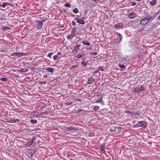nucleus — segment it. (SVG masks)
<instances>
[{"instance_id":"obj_1","label":"nucleus","mask_w":160,"mask_h":160,"mask_svg":"<svg viewBox=\"0 0 160 160\" xmlns=\"http://www.w3.org/2000/svg\"><path fill=\"white\" fill-rule=\"evenodd\" d=\"M123 128L120 127L112 128L110 129L109 132L112 134H117L120 133Z\"/></svg>"},{"instance_id":"obj_2","label":"nucleus","mask_w":160,"mask_h":160,"mask_svg":"<svg viewBox=\"0 0 160 160\" xmlns=\"http://www.w3.org/2000/svg\"><path fill=\"white\" fill-rule=\"evenodd\" d=\"M152 19V17L151 16L146 17L140 21V24L142 25H145L149 22L150 20Z\"/></svg>"},{"instance_id":"obj_3","label":"nucleus","mask_w":160,"mask_h":160,"mask_svg":"<svg viewBox=\"0 0 160 160\" xmlns=\"http://www.w3.org/2000/svg\"><path fill=\"white\" fill-rule=\"evenodd\" d=\"M147 125V122L145 121H139L138 123L134 125L133 126L135 128H139L142 126L146 127Z\"/></svg>"},{"instance_id":"obj_4","label":"nucleus","mask_w":160,"mask_h":160,"mask_svg":"<svg viewBox=\"0 0 160 160\" xmlns=\"http://www.w3.org/2000/svg\"><path fill=\"white\" fill-rule=\"evenodd\" d=\"M44 21V20L43 19L41 21L38 20L35 21L36 26L38 29H40L42 28L43 25V22Z\"/></svg>"},{"instance_id":"obj_5","label":"nucleus","mask_w":160,"mask_h":160,"mask_svg":"<svg viewBox=\"0 0 160 160\" xmlns=\"http://www.w3.org/2000/svg\"><path fill=\"white\" fill-rule=\"evenodd\" d=\"M144 90L145 89L144 87L143 86H141L140 87H138L134 88L133 90V92L135 93H140Z\"/></svg>"},{"instance_id":"obj_6","label":"nucleus","mask_w":160,"mask_h":160,"mask_svg":"<svg viewBox=\"0 0 160 160\" xmlns=\"http://www.w3.org/2000/svg\"><path fill=\"white\" fill-rule=\"evenodd\" d=\"M118 35L119 37H117L116 38H114L113 40V42L114 43L119 42L121 40L122 38L121 34L119 33H118Z\"/></svg>"},{"instance_id":"obj_7","label":"nucleus","mask_w":160,"mask_h":160,"mask_svg":"<svg viewBox=\"0 0 160 160\" xmlns=\"http://www.w3.org/2000/svg\"><path fill=\"white\" fill-rule=\"evenodd\" d=\"M138 16L135 13H131L128 15V17L131 19H133L138 17Z\"/></svg>"},{"instance_id":"obj_8","label":"nucleus","mask_w":160,"mask_h":160,"mask_svg":"<svg viewBox=\"0 0 160 160\" xmlns=\"http://www.w3.org/2000/svg\"><path fill=\"white\" fill-rule=\"evenodd\" d=\"M81 45L80 44L76 45L75 47L73 48L72 52L73 53H74L78 51L80 49L79 47Z\"/></svg>"},{"instance_id":"obj_9","label":"nucleus","mask_w":160,"mask_h":160,"mask_svg":"<svg viewBox=\"0 0 160 160\" xmlns=\"http://www.w3.org/2000/svg\"><path fill=\"white\" fill-rule=\"evenodd\" d=\"M20 52H13L11 54V55L12 56L18 58L20 57Z\"/></svg>"},{"instance_id":"obj_10","label":"nucleus","mask_w":160,"mask_h":160,"mask_svg":"<svg viewBox=\"0 0 160 160\" xmlns=\"http://www.w3.org/2000/svg\"><path fill=\"white\" fill-rule=\"evenodd\" d=\"M123 26V25L122 23H118L115 25V27L117 29H119L120 28H122Z\"/></svg>"},{"instance_id":"obj_11","label":"nucleus","mask_w":160,"mask_h":160,"mask_svg":"<svg viewBox=\"0 0 160 160\" xmlns=\"http://www.w3.org/2000/svg\"><path fill=\"white\" fill-rule=\"evenodd\" d=\"M66 130L68 131H72L73 130H77L78 128L74 127H67L66 128Z\"/></svg>"},{"instance_id":"obj_12","label":"nucleus","mask_w":160,"mask_h":160,"mask_svg":"<svg viewBox=\"0 0 160 160\" xmlns=\"http://www.w3.org/2000/svg\"><path fill=\"white\" fill-rule=\"evenodd\" d=\"M71 33L73 34H76L77 33V28L76 27H74L72 28Z\"/></svg>"},{"instance_id":"obj_13","label":"nucleus","mask_w":160,"mask_h":160,"mask_svg":"<svg viewBox=\"0 0 160 160\" xmlns=\"http://www.w3.org/2000/svg\"><path fill=\"white\" fill-rule=\"evenodd\" d=\"M94 81V78L92 77H90L88 79V84H90L93 82Z\"/></svg>"},{"instance_id":"obj_14","label":"nucleus","mask_w":160,"mask_h":160,"mask_svg":"<svg viewBox=\"0 0 160 160\" xmlns=\"http://www.w3.org/2000/svg\"><path fill=\"white\" fill-rule=\"evenodd\" d=\"M77 23L80 24H84L85 23V21L81 19H79L77 21Z\"/></svg>"},{"instance_id":"obj_15","label":"nucleus","mask_w":160,"mask_h":160,"mask_svg":"<svg viewBox=\"0 0 160 160\" xmlns=\"http://www.w3.org/2000/svg\"><path fill=\"white\" fill-rule=\"evenodd\" d=\"M46 105L43 103L42 102H40L38 103V107L40 108H44L45 107Z\"/></svg>"},{"instance_id":"obj_16","label":"nucleus","mask_w":160,"mask_h":160,"mask_svg":"<svg viewBox=\"0 0 160 160\" xmlns=\"http://www.w3.org/2000/svg\"><path fill=\"white\" fill-rule=\"evenodd\" d=\"M74 36H75L72 33L68 35L67 36V38L68 39L70 40L71 39H72Z\"/></svg>"},{"instance_id":"obj_17","label":"nucleus","mask_w":160,"mask_h":160,"mask_svg":"<svg viewBox=\"0 0 160 160\" xmlns=\"http://www.w3.org/2000/svg\"><path fill=\"white\" fill-rule=\"evenodd\" d=\"M157 3L156 0H153L149 2V4L153 6H154Z\"/></svg>"},{"instance_id":"obj_18","label":"nucleus","mask_w":160,"mask_h":160,"mask_svg":"<svg viewBox=\"0 0 160 160\" xmlns=\"http://www.w3.org/2000/svg\"><path fill=\"white\" fill-rule=\"evenodd\" d=\"M1 28L3 30L5 31L10 29V28L8 27H2Z\"/></svg>"},{"instance_id":"obj_19","label":"nucleus","mask_w":160,"mask_h":160,"mask_svg":"<svg viewBox=\"0 0 160 160\" xmlns=\"http://www.w3.org/2000/svg\"><path fill=\"white\" fill-rule=\"evenodd\" d=\"M19 121V120L18 119H12L8 121V122L10 123H14L15 122H18Z\"/></svg>"},{"instance_id":"obj_20","label":"nucleus","mask_w":160,"mask_h":160,"mask_svg":"<svg viewBox=\"0 0 160 160\" xmlns=\"http://www.w3.org/2000/svg\"><path fill=\"white\" fill-rule=\"evenodd\" d=\"M27 155L28 156V157L30 158H32V155L31 154V152H27Z\"/></svg>"},{"instance_id":"obj_21","label":"nucleus","mask_w":160,"mask_h":160,"mask_svg":"<svg viewBox=\"0 0 160 160\" xmlns=\"http://www.w3.org/2000/svg\"><path fill=\"white\" fill-rule=\"evenodd\" d=\"M82 43L85 45L89 46L90 45V43L89 42H87L85 41H82Z\"/></svg>"},{"instance_id":"obj_22","label":"nucleus","mask_w":160,"mask_h":160,"mask_svg":"<svg viewBox=\"0 0 160 160\" xmlns=\"http://www.w3.org/2000/svg\"><path fill=\"white\" fill-rule=\"evenodd\" d=\"M91 108H93V109L96 110H98L99 109V107L98 106L96 105L94 106L93 105H92L91 107Z\"/></svg>"},{"instance_id":"obj_23","label":"nucleus","mask_w":160,"mask_h":160,"mask_svg":"<svg viewBox=\"0 0 160 160\" xmlns=\"http://www.w3.org/2000/svg\"><path fill=\"white\" fill-rule=\"evenodd\" d=\"M87 62L86 61L85 59H84L82 60L81 63V64L82 65L86 66L87 64Z\"/></svg>"},{"instance_id":"obj_24","label":"nucleus","mask_w":160,"mask_h":160,"mask_svg":"<svg viewBox=\"0 0 160 160\" xmlns=\"http://www.w3.org/2000/svg\"><path fill=\"white\" fill-rule=\"evenodd\" d=\"M72 12L75 14H77L79 13V10L78 9L76 8L73 9Z\"/></svg>"},{"instance_id":"obj_25","label":"nucleus","mask_w":160,"mask_h":160,"mask_svg":"<svg viewBox=\"0 0 160 160\" xmlns=\"http://www.w3.org/2000/svg\"><path fill=\"white\" fill-rule=\"evenodd\" d=\"M46 70L47 71L51 73L53 71V69L50 68H46Z\"/></svg>"},{"instance_id":"obj_26","label":"nucleus","mask_w":160,"mask_h":160,"mask_svg":"<svg viewBox=\"0 0 160 160\" xmlns=\"http://www.w3.org/2000/svg\"><path fill=\"white\" fill-rule=\"evenodd\" d=\"M125 113H127V114H133V112L132 111H130L129 110H126L125 111Z\"/></svg>"},{"instance_id":"obj_27","label":"nucleus","mask_w":160,"mask_h":160,"mask_svg":"<svg viewBox=\"0 0 160 160\" xmlns=\"http://www.w3.org/2000/svg\"><path fill=\"white\" fill-rule=\"evenodd\" d=\"M105 145L104 144H102L101 146V147L100 148V150L103 151H105L104 149V148L105 147Z\"/></svg>"},{"instance_id":"obj_28","label":"nucleus","mask_w":160,"mask_h":160,"mask_svg":"<svg viewBox=\"0 0 160 160\" xmlns=\"http://www.w3.org/2000/svg\"><path fill=\"white\" fill-rule=\"evenodd\" d=\"M98 70H101L102 71H103L105 70V69L102 66H99L98 68Z\"/></svg>"},{"instance_id":"obj_29","label":"nucleus","mask_w":160,"mask_h":160,"mask_svg":"<svg viewBox=\"0 0 160 160\" xmlns=\"http://www.w3.org/2000/svg\"><path fill=\"white\" fill-rule=\"evenodd\" d=\"M8 4V2H4L2 4H1V7L4 8Z\"/></svg>"},{"instance_id":"obj_30","label":"nucleus","mask_w":160,"mask_h":160,"mask_svg":"<svg viewBox=\"0 0 160 160\" xmlns=\"http://www.w3.org/2000/svg\"><path fill=\"white\" fill-rule=\"evenodd\" d=\"M30 122L32 123L35 124L37 122V121L36 119H32L30 120Z\"/></svg>"},{"instance_id":"obj_31","label":"nucleus","mask_w":160,"mask_h":160,"mask_svg":"<svg viewBox=\"0 0 160 160\" xmlns=\"http://www.w3.org/2000/svg\"><path fill=\"white\" fill-rule=\"evenodd\" d=\"M20 53V57L22 56H26L28 55L29 54V53L28 52L26 53Z\"/></svg>"},{"instance_id":"obj_32","label":"nucleus","mask_w":160,"mask_h":160,"mask_svg":"<svg viewBox=\"0 0 160 160\" xmlns=\"http://www.w3.org/2000/svg\"><path fill=\"white\" fill-rule=\"evenodd\" d=\"M8 79L6 78H2L0 79V80L2 81H7Z\"/></svg>"},{"instance_id":"obj_33","label":"nucleus","mask_w":160,"mask_h":160,"mask_svg":"<svg viewBox=\"0 0 160 160\" xmlns=\"http://www.w3.org/2000/svg\"><path fill=\"white\" fill-rule=\"evenodd\" d=\"M83 56V55L82 54H78L76 56V57L78 58H82Z\"/></svg>"},{"instance_id":"obj_34","label":"nucleus","mask_w":160,"mask_h":160,"mask_svg":"<svg viewBox=\"0 0 160 160\" xmlns=\"http://www.w3.org/2000/svg\"><path fill=\"white\" fill-rule=\"evenodd\" d=\"M118 65L119 67L121 68H125V66L124 65H122L119 63V64Z\"/></svg>"},{"instance_id":"obj_35","label":"nucleus","mask_w":160,"mask_h":160,"mask_svg":"<svg viewBox=\"0 0 160 160\" xmlns=\"http://www.w3.org/2000/svg\"><path fill=\"white\" fill-rule=\"evenodd\" d=\"M102 97H101L99 98L98 100H97L95 101V102L96 103L100 102L101 101H102Z\"/></svg>"},{"instance_id":"obj_36","label":"nucleus","mask_w":160,"mask_h":160,"mask_svg":"<svg viewBox=\"0 0 160 160\" xmlns=\"http://www.w3.org/2000/svg\"><path fill=\"white\" fill-rule=\"evenodd\" d=\"M65 6L68 8H70L71 7V5L69 3H66L64 4Z\"/></svg>"},{"instance_id":"obj_37","label":"nucleus","mask_w":160,"mask_h":160,"mask_svg":"<svg viewBox=\"0 0 160 160\" xmlns=\"http://www.w3.org/2000/svg\"><path fill=\"white\" fill-rule=\"evenodd\" d=\"M32 143L31 142H28V143L26 144L25 145L26 146H28L30 147Z\"/></svg>"},{"instance_id":"obj_38","label":"nucleus","mask_w":160,"mask_h":160,"mask_svg":"<svg viewBox=\"0 0 160 160\" xmlns=\"http://www.w3.org/2000/svg\"><path fill=\"white\" fill-rule=\"evenodd\" d=\"M36 139V138L35 137L33 136L32 138V139L31 140V142L33 144V142H34V140Z\"/></svg>"},{"instance_id":"obj_39","label":"nucleus","mask_w":160,"mask_h":160,"mask_svg":"<svg viewBox=\"0 0 160 160\" xmlns=\"http://www.w3.org/2000/svg\"><path fill=\"white\" fill-rule=\"evenodd\" d=\"M98 53L97 52H92L91 53V55H93L94 56L97 55Z\"/></svg>"},{"instance_id":"obj_40","label":"nucleus","mask_w":160,"mask_h":160,"mask_svg":"<svg viewBox=\"0 0 160 160\" xmlns=\"http://www.w3.org/2000/svg\"><path fill=\"white\" fill-rule=\"evenodd\" d=\"M58 57V56L57 55H55L53 57V59L54 60H56Z\"/></svg>"},{"instance_id":"obj_41","label":"nucleus","mask_w":160,"mask_h":160,"mask_svg":"<svg viewBox=\"0 0 160 160\" xmlns=\"http://www.w3.org/2000/svg\"><path fill=\"white\" fill-rule=\"evenodd\" d=\"M52 53L49 52L48 54L47 55V57L50 58H51V56L52 54Z\"/></svg>"},{"instance_id":"obj_42","label":"nucleus","mask_w":160,"mask_h":160,"mask_svg":"<svg viewBox=\"0 0 160 160\" xmlns=\"http://www.w3.org/2000/svg\"><path fill=\"white\" fill-rule=\"evenodd\" d=\"M78 65H76V66H73V65H72V66L70 68V69H73V68H74L77 67Z\"/></svg>"},{"instance_id":"obj_43","label":"nucleus","mask_w":160,"mask_h":160,"mask_svg":"<svg viewBox=\"0 0 160 160\" xmlns=\"http://www.w3.org/2000/svg\"><path fill=\"white\" fill-rule=\"evenodd\" d=\"M82 111H83V110L82 109H79L77 111V113L78 114V113H80V112H81Z\"/></svg>"},{"instance_id":"obj_44","label":"nucleus","mask_w":160,"mask_h":160,"mask_svg":"<svg viewBox=\"0 0 160 160\" xmlns=\"http://www.w3.org/2000/svg\"><path fill=\"white\" fill-rule=\"evenodd\" d=\"M136 5V3L135 2H132V6H134Z\"/></svg>"},{"instance_id":"obj_45","label":"nucleus","mask_w":160,"mask_h":160,"mask_svg":"<svg viewBox=\"0 0 160 160\" xmlns=\"http://www.w3.org/2000/svg\"><path fill=\"white\" fill-rule=\"evenodd\" d=\"M37 112V111H32L31 112V113L32 114H35Z\"/></svg>"},{"instance_id":"obj_46","label":"nucleus","mask_w":160,"mask_h":160,"mask_svg":"<svg viewBox=\"0 0 160 160\" xmlns=\"http://www.w3.org/2000/svg\"><path fill=\"white\" fill-rule=\"evenodd\" d=\"M72 25L73 26H74L76 25L75 22L74 21H72Z\"/></svg>"},{"instance_id":"obj_47","label":"nucleus","mask_w":160,"mask_h":160,"mask_svg":"<svg viewBox=\"0 0 160 160\" xmlns=\"http://www.w3.org/2000/svg\"><path fill=\"white\" fill-rule=\"evenodd\" d=\"M46 81H42L41 82H40V83L41 84H46Z\"/></svg>"},{"instance_id":"obj_48","label":"nucleus","mask_w":160,"mask_h":160,"mask_svg":"<svg viewBox=\"0 0 160 160\" xmlns=\"http://www.w3.org/2000/svg\"><path fill=\"white\" fill-rule=\"evenodd\" d=\"M98 69L97 70H96V71H95L94 72H93V73L94 74H96V73H97V72H98Z\"/></svg>"},{"instance_id":"obj_49","label":"nucleus","mask_w":160,"mask_h":160,"mask_svg":"<svg viewBox=\"0 0 160 160\" xmlns=\"http://www.w3.org/2000/svg\"><path fill=\"white\" fill-rule=\"evenodd\" d=\"M79 18H75L74 19V20H75V21H78V20L79 19Z\"/></svg>"},{"instance_id":"obj_50","label":"nucleus","mask_w":160,"mask_h":160,"mask_svg":"<svg viewBox=\"0 0 160 160\" xmlns=\"http://www.w3.org/2000/svg\"><path fill=\"white\" fill-rule=\"evenodd\" d=\"M80 19H81L82 20H85V18H84V17H82L81 18H80Z\"/></svg>"},{"instance_id":"obj_51","label":"nucleus","mask_w":160,"mask_h":160,"mask_svg":"<svg viewBox=\"0 0 160 160\" xmlns=\"http://www.w3.org/2000/svg\"><path fill=\"white\" fill-rule=\"evenodd\" d=\"M47 77V75H44L43 76V77L44 78H46Z\"/></svg>"},{"instance_id":"obj_52","label":"nucleus","mask_w":160,"mask_h":160,"mask_svg":"<svg viewBox=\"0 0 160 160\" xmlns=\"http://www.w3.org/2000/svg\"><path fill=\"white\" fill-rule=\"evenodd\" d=\"M70 103H66V105H70Z\"/></svg>"},{"instance_id":"obj_53","label":"nucleus","mask_w":160,"mask_h":160,"mask_svg":"<svg viewBox=\"0 0 160 160\" xmlns=\"http://www.w3.org/2000/svg\"><path fill=\"white\" fill-rule=\"evenodd\" d=\"M61 54V53L60 52H58V54Z\"/></svg>"},{"instance_id":"obj_54","label":"nucleus","mask_w":160,"mask_h":160,"mask_svg":"<svg viewBox=\"0 0 160 160\" xmlns=\"http://www.w3.org/2000/svg\"><path fill=\"white\" fill-rule=\"evenodd\" d=\"M1 2H0V7H1Z\"/></svg>"},{"instance_id":"obj_55","label":"nucleus","mask_w":160,"mask_h":160,"mask_svg":"<svg viewBox=\"0 0 160 160\" xmlns=\"http://www.w3.org/2000/svg\"><path fill=\"white\" fill-rule=\"evenodd\" d=\"M158 19L160 20V15H159V17H158Z\"/></svg>"},{"instance_id":"obj_56","label":"nucleus","mask_w":160,"mask_h":160,"mask_svg":"<svg viewBox=\"0 0 160 160\" xmlns=\"http://www.w3.org/2000/svg\"><path fill=\"white\" fill-rule=\"evenodd\" d=\"M138 20V21H139V19H137V20Z\"/></svg>"},{"instance_id":"obj_57","label":"nucleus","mask_w":160,"mask_h":160,"mask_svg":"<svg viewBox=\"0 0 160 160\" xmlns=\"http://www.w3.org/2000/svg\"><path fill=\"white\" fill-rule=\"evenodd\" d=\"M63 156H65V154H64Z\"/></svg>"}]
</instances>
